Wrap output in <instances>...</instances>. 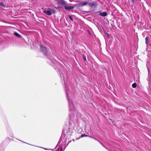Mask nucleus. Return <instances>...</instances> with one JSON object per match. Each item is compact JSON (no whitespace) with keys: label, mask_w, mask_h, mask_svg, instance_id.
I'll list each match as a JSON object with an SVG mask.
<instances>
[{"label":"nucleus","mask_w":151,"mask_h":151,"mask_svg":"<svg viewBox=\"0 0 151 151\" xmlns=\"http://www.w3.org/2000/svg\"><path fill=\"white\" fill-rule=\"evenodd\" d=\"M55 7L56 9H57V7L55 6Z\"/></svg>","instance_id":"5701e85b"},{"label":"nucleus","mask_w":151,"mask_h":151,"mask_svg":"<svg viewBox=\"0 0 151 151\" xmlns=\"http://www.w3.org/2000/svg\"><path fill=\"white\" fill-rule=\"evenodd\" d=\"M64 8L66 10H69L73 9L74 8V7L73 6H65Z\"/></svg>","instance_id":"6e6552de"},{"label":"nucleus","mask_w":151,"mask_h":151,"mask_svg":"<svg viewBox=\"0 0 151 151\" xmlns=\"http://www.w3.org/2000/svg\"><path fill=\"white\" fill-rule=\"evenodd\" d=\"M42 12L44 13L49 16L51 15L52 13H56L55 10L49 8H48V9H45L43 10L42 11Z\"/></svg>","instance_id":"7ed1b4c3"},{"label":"nucleus","mask_w":151,"mask_h":151,"mask_svg":"<svg viewBox=\"0 0 151 151\" xmlns=\"http://www.w3.org/2000/svg\"><path fill=\"white\" fill-rule=\"evenodd\" d=\"M68 17L72 21H73V18H72V17L71 16V15H68Z\"/></svg>","instance_id":"a211bd4d"},{"label":"nucleus","mask_w":151,"mask_h":151,"mask_svg":"<svg viewBox=\"0 0 151 151\" xmlns=\"http://www.w3.org/2000/svg\"><path fill=\"white\" fill-rule=\"evenodd\" d=\"M132 87L133 88H135L137 86V84L136 83H134L132 84Z\"/></svg>","instance_id":"dca6fc26"},{"label":"nucleus","mask_w":151,"mask_h":151,"mask_svg":"<svg viewBox=\"0 0 151 151\" xmlns=\"http://www.w3.org/2000/svg\"><path fill=\"white\" fill-rule=\"evenodd\" d=\"M57 148V145L55 146V148L54 149H47V148H43L45 150H53L54 151V150L55 149H56Z\"/></svg>","instance_id":"f3484780"},{"label":"nucleus","mask_w":151,"mask_h":151,"mask_svg":"<svg viewBox=\"0 0 151 151\" xmlns=\"http://www.w3.org/2000/svg\"><path fill=\"white\" fill-rule=\"evenodd\" d=\"M55 0V1H57V0Z\"/></svg>","instance_id":"b1692460"},{"label":"nucleus","mask_w":151,"mask_h":151,"mask_svg":"<svg viewBox=\"0 0 151 151\" xmlns=\"http://www.w3.org/2000/svg\"><path fill=\"white\" fill-rule=\"evenodd\" d=\"M14 35L18 38H21L22 37V36L16 32H14Z\"/></svg>","instance_id":"0eeeda50"},{"label":"nucleus","mask_w":151,"mask_h":151,"mask_svg":"<svg viewBox=\"0 0 151 151\" xmlns=\"http://www.w3.org/2000/svg\"><path fill=\"white\" fill-rule=\"evenodd\" d=\"M88 1L82 2L81 3V5L83 6L86 5L88 4Z\"/></svg>","instance_id":"9d476101"},{"label":"nucleus","mask_w":151,"mask_h":151,"mask_svg":"<svg viewBox=\"0 0 151 151\" xmlns=\"http://www.w3.org/2000/svg\"><path fill=\"white\" fill-rule=\"evenodd\" d=\"M57 2L58 4L62 5H65L67 4L66 2L63 0H57Z\"/></svg>","instance_id":"423d86ee"},{"label":"nucleus","mask_w":151,"mask_h":151,"mask_svg":"<svg viewBox=\"0 0 151 151\" xmlns=\"http://www.w3.org/2000/svg\"><path fill=\"white\" fill-rule=\"evenodd\" d=\"M54 59H53L52 60V62L55 65H56L57 64V61L55 58H54Z\"/></svg>","instance_id":"ddd939ff"},{"label":"nucleus","mask_w":151,"mask_h":151,"mask_svg":"<svg viewBox=\"0 0 151 151\" xmlns=\"http://www.w3.org/2000/svg\"><path fill=\"white\" fill-rule=\"evenodd\" d=\"M52 51V54L54 56V57H57V54L56 53V52H55V53L53 52V51Z\"/></svg>","instance_id":"2eb2a0df"},{"label":"nucleus","mask_w":151,"mask_h":151,"mask_svg":"<svg viewBox=\"0 0 151 151\" xmlns=\"http://www.w3.org/2000/svg\"><path fill=\"white\" fill-rule=\"evenodd\" d=\"M22 141V142H24V143H27V144H28L29 145V144H28V143H26V142H23V141ZM30 145H31L33 146V145H30Z\"/></svg>","instance_id":"412c9836"},{"label":"nucleus","mask_w":151,"mask_h":151,"mask_svg":"<svg viewBox=\"0 0 151 151\" xmlns=\"http://www.w3.org/2000/svg\"><path fill=\"white\" fill-rule=\"evenodd\" d=\"M0 6H1L4 7H6L5 5L2 2H0Z\"/></svg>","instance_id":"4468645a"},{"label":"nucleus","mask_w":151,"mask_h":151,"mask_svg":"<svg viewBox=\"0 0 151 151\" xmlns=\"http://www.w3.org/2000/svg\"><path fill=\"white\" fill-rule=\"evenodd\" d=\"M40 50L41 52L43 53L44 55H46L47 52V48L42 45H40Z\"/></svg>","instance_id":"20e7f679"},{"label":"nucleus","mask_w":151,"mask_h":151,"mask_svg":"<svg viewBox=\"0 0 151 151\" xmlns=\"http://www.w3.org/2000/svg\"><path fill=\"white\" fill-rule=\"evenodd\" d=\"M99 15L103 17H105L107 15V13L106 12H104L103 13H102L101 12H99Z\"/></svg>","instance_id":"1a4fd4ad"},{"label":"nucleus","mask_w":151,"mask_h":151,"mask_svg":"<svg viewBox=\"0 0 151 151\" xmlns=\"http://www.w3.org/2000/svg\"><path fill=\"white\" fill-rule=\"evenodd\" d=\"M67 99L68 100L69 106V116L70 119H72L76 115L77 113L76 111V110L74 106L73 105L71 100L69 99L68 95L67 94Z\"/></svg>","instance_id":"f257e3e1"},{"label":"nucleus","mask_w":151,"mask_h":151,"mask_svg":"<svg viewBox=\"0 0 151 151\" xmlns=\"http://www.w3.org/2000/svg\"><path fill=\"white\" fill-rule=\"evenodd\" d=\"M71 124L70 123V120L69 121L67 125L65 126L63 129V133L66 137H70L72 133V132L70 131V127L71 126Z\"/></svg>","instance_id":"f03ea898"},{"label":"nucleus","mask_w":151,"mask_h":151,"mask_svg":"<svg viewBox=\"0 0 151 151\" xmlns=\"http://www.w3.org/2000/svg\"><path fill=\"white\" fill-rule=\"evenodd\" d=\"M83 58L84 60L85 61H86V58L85 57V56L84 55L83 56Z\"/></svg>","instance_id":"aec40b11"},{"label":"nucleus","mask_w":151,"mask_h":151,"mask_svg":"<svg viewBox=\"0 0 151 151\" xmlns=\"http://www.w3.org/2000/svg\"><path fill=\"white\" fill-rule=\"evenodd\" d=\"M149 39V37H147L145 38L146 44H147L148 43V41Z\"/></svg>","instance_id":"9b49d317"},{"label":"nucleus","mask_w":151,"mask_h":151,"mask_svg":"<svg viewBox=\"0 0 151 151\" xmlns=\"http://www.w3.org/2000/svg\"><path fill=\"white\" fill-rule=\"evenodd\" d=\"M135 0H132V2L133 3H134V1H135Z\"/></svg>","instance_id":"4be33fe9"},{"label":"nucleus","mask_w":151,"mask_h":151,"mask_svg":"<svg viewBox=\"0 0 151 151\" xmlns=\"http://www.w3.org/2000/svg\"><path fill=\"white\" fill-rule=\"evenodd\" d=\"M97 3L96 1H93L90 3H88L89 6L91 7H96L97 5Z\"/></svg>","instance_id":"39448f33"},{"label":"nucleus","mask_w":151,"mask_h":151,"mask_svg":"<svg viewBox=\"0 0 151 151\" xmlns=\"http://www.w3.org/2000/svg\"><path fill=\"white\" fill-rule=\"evenodd\" d=\"M87 136L84 134H83L81 135V137H84Z\"/></svg>","instance_id":"6ab92c4d"},{"label":"nucleus","mask_w":151,"mask_h":151,"mask_svg":"<svg viewBox=\"0 0 151 151\" xmlns=\"http://www.w3.org/2000/svg\"><path fill=\"white\" fill-rule=\"evenodd\" d=\"M8 132L9 133V134L10 136L12 137V136H13V133L12 131V130H8Z\"/></svg>","instance_id":"f8f14e48"}]
</instances>
